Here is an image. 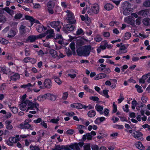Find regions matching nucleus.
Here are the masks:
<instances>
[{"instance_id":"nucleus-1","label":"nucleus","mask_w":150,"mask_h":150,"mask_svg":"<svg viewBox=\"0 0 150 150\" xmlns=\"http://www.w3.org/2000/svg\"><path fill=\"white\" fill-rule=\"evenodd\" d=\"M28 104V107L27 111L29 109H31L33 110L32 111H30L29 112L32 114H35L37 112V111L39 110L38 107L39 106V104L37 103H33L30 101L26 100L24 102L22 103L19 105L20 109L22 111H25L26 110V106Z\"/></svg>"},{"instance_id":"nucleus-2","label":"nucleus","mask_w":150,"mask_h":150,"mask_svg":"<svg viewBox=\"0 0 150 150\" xmlns=\"http://www.w3.org/2000/svg\"><path fill=\"white\" fill-rule=\"evenodd\" d=\"M91 50V46L87 45L78 49L76 51L78 55L79 56H87L89 55Z\"/></svg>"},{"instance_id":"nucleus-3","label":"nucleus","mask_w":150,"mask_h":150,"mask_svg":"<svg viewBox=\"0 0 150 150\" xmlns=\"http://www.w3.org/2000/svg\"><path fill=\"white\" fill-rule=\"evenodd\" d=\"M130 4L127 1L125 2L122 5V6L123 10V14L125 16L129 15L132 12L133 9L129 7Z\"/></svg>"},{"instance_id":"nucleus-4","label":"nucleus","mask_w":150,"mask_h":150,"mask_svg":"<svg viewBox=\"0 0 150 150\" xmlns=\"http://www.w3.org/2000/svg\"><path fill=\"white\" fill-rule=\"evenodd\" d=\"M75 28V26L69 23L65 25V27L63 28V30L67 33V31H72Z\"/></svg>"},{"instance_id":"nucleus-5","label":"nucleus","mask_w":150,"mask_h":150,"mask_svg":"<svg viewBox=\"0 0 150 150\" xmlns=\"http://www.w3.org/2000/svg\"><path fill=\"white\" fill-rule=\"evenodd\" d=\"M60 21H53L50 23L51 27L54 28L56 29L57 31H59L61 28V26L60 25Z\"/></svg>"},{"instance_id":"nucleus-6","label":"nucleus","mask_w":150,"mask_h":150,"mask_svg":"<svg viewBox=\"0 0 150 150\" xmlns=\"http://www.w3.org/2000/svg\"><path fill=\"white\" fill-rule=\"evenodd\" d=\"M134 137L135 138L138 139L139 140H142L143 139L142 137L143 134L139 131H136L133 133Z\"/></svg>"},{"instance_id":"nucleus-7","label":"nucleus","mask_w":150,"mask_h":150,"mask_svg":"<svg viewBox=\"0 0 150 150\" xmlns=\"http://www.w3.org/2000/svg\"><path fill=\"white\" fill-rule=\"evenodd\" d=\"M150 10V9L149 10L146 9L141 10L138 12L137 14L139 16H142L144 17H146L149 14V11Z\"/></svg>"},{"instance_id":"nucleus-8","label":"nucleus","mask_w":150,"mask_h":150,"mask_svg":"<svg viewBox=\"0 0 150 150\" xmlns=\"http://www.w3.org/2000/svg\"><path fill=\"white\" fill-rule=\"evenodd\" d=\"M44 85L45 88H50L52 86V82L50 79H46L44 82Z\"/></svg>"},{"instance_id":"nucleus-9","label":"nucleus","mask_w":150,"mask_h":150,"mask_svg":"<svg viewBox=\"0 0 150 150\" xmlns=\"http://www.w3.org/2000/svg\"><path fill=\"white\" fill-rule=\"evenodd\" d=\"M31 125L28 123L24 122V124H21L19 125L18 127L21 129H28L30 127Z\"/></svg>"},{"instance_id":"nucleus-10","label":"nucleus","mask_w":150,"mask_h":150,"mask_svg":"<svg viewBox=\"0 0 150 150\" xmlns=\"http://www.w3.org/2000/svg\"><path fill=\"white\" fill-rule=\"evenodd\" d=\"M98 70L100 71H103L106 74H109L110 72V69L108 68H102L99 67L98 68Z\"/></svg>"},{"instance_id":"nucleus-11","label":"nucleus","mask_w":150,"mask_h":150,"mask_svg":"<svg viewBox=\"0 0 150 150\" xmlns=\"http://www.w3.org/2000/svg\"><path fill=\"white\" fill-rule=\"evenodd\" d=\"M91 9L92 12L95 14L98 13L99 11V7L97 5L93 6L91 7Z\"/></svg>"},{"instance_id":"nucleus-12","label":"nucleus","mask_w":150,"mask_h":150,"mask_svg":"<svg viewBox=\"0 0 150 150\" xmlns=\"http://www.w3.org/2000/svg\"><path fill=\"white\" fill-rule=\"evenodd\" d=\"M37 39L36 35H31L28 38L27 41L31 42H34L36 39Z\"/></svg>"},{"instance_id":"nucleus-13","label":"nucleus","mask_w":150,"mask_h":150,"mask_svg":"<svg viewBox=\"0 0 150 150\" xmlns=\"http://www.w3.org/2000/svg\"><path fill=\"white\" fill-rule=\"evenodd\" d=\"M49 53L54 58H56L58 57L57 52L54 50L50 49L49 51Z\"/></svg>"},{"instance_id":"nucleus-14","label":"nucleus","mask_w":150,"mask_h":150,"mask_svg":"<svg viewBox=\"0 0 150 150\" xmlns=\"http://www.w3.org/2000/svg\"><path fill=\"white\" fill-rule=\"evenodd\" d=\"M127 48L125 45H123L121 46L119 50V52L120 54L124 53L127 52Z\"/></svg>"},{"instance_id":"nucleus-15","label":"nucleus","mask_w":150,"mask_h":150,"mask_svg":"<svg viewBox=\"0 0 150 150\" xmlns=\"http://www.w3.org/2000/svg\"><path fill=\"white\" fill-rule=\"evenodd\" d=\"M106 76L107 75L106 74L102 73L97 75L95 77V79L96 80H97L101 79L104 78L106 77Z\"/></svg>"},{"instance_id":"nucleus-16","label":"nucleus","mask_w":150,"mask_h":150,"mask_svg":"<svg viewBox=\"0 0 150 150\" xmlns=\"http://www.w3.org/2000/svg\"><path fill=\"white\" fill-rule=\"evenodd\" d=\"M69 147L74 150H80L77 143H74L70 145Z\"/></svg>"},{"instance_id":"nucleus-17","label":"nucleus","mask_w":150,"mask_h":150,"mask_svg":"<svg viewBox=\"0 0 150 150\" xmlns=\"http://www.w3.org/2000/svg\"><path fill=\"white\" fill-rule=\"evenodd\" d=\"M26 27L23 25H21L19 28V31L21 35H24L26 32Z\"/></svg>"},{"instance_id":"nucleus-18","label":"nucleus","mask_w":150,"mask_h":150,"mask_svg":"<svg viewBox=\"0 0 150 150\" xmlns=\"http://www.w3.org/2000/svg\"><path fill=\"white\" fill-rule=\"evenodd\" d=\"M113 6L110 4H106L104 6L105 8L108 11H110L112 10L113 8Z\"/></svg>"},{"instance_id":"nucleus-19","label":"nucleus","mask_w":150,"mask_h":150,"mask_svg":"<svg viewBox=\"0 0 150 150\" xmlns=\"http://www.w3.org/2000/svg\"><path fill=\"white\" fill-rule=\"evenodd\" d=\"M143 24L145 25H150V19L149 18H144L142 21Z\"/></svg>"},{"instance_id":"nucleus-20","label":"nucleus","mask_w":150,"mask_h":150,"mask_svg":"<svg viewBox=\"0 0 150 150\" xmlns=\"http://www.w3.org/2000/svg\"><path fill=\"white\" fill-rule=\"evenodd\" d=\"M105 119V118L104 117H98L95 121V122L96 124H98L100 122H103Z\"/></svg>"},{"instance_id":"nucleus-21","label":"nucleus","mask_w":150,"mask_h":150,"mask_svg":"<svg viewBox=\"0 0 150 150\" xmlns=\"http://www.w3.org/2000/svg\"><path fill=\"white\" fill-rule=\"evenodd\" d=\"M87 115L90 117H93L96 115V112L94 110H91L88 112Z\"/></svg>"},{"instance_id":"nucleus-22","label":"nucleus","mask_w":150,"mask_h":150,"mask_svg":"<svg viewBox=\"0 0 150 150\" xmlns=\"http://www.w3.org/2000/svg\"><path fill=\"white\" fill-rule=\"evenodd\" d=\"M19 78L20 76L17 73L15 74L11 77V80L13 81H16L17 79H18Z\"/></svg>"},{"instance_id":"nucleus-23","label":"nucleus","mask_w":150,"mask_h":150,"mask_svg":"<svg viewBox=\"0 0 150 150\" xmlns=\"http://www.w3.org/2000/svg\"><path fill=\"white\" fill-rule=\"evenodd\" d=\"M136 146L137 148L141 150L144 149V148L141 142H139L136 144Z\"/></svg>"},{"instance_id":"nucleus-24","label":"nucleus","mask_w":150,"mask_h":150,"mask_svg":"<svg viewBox=\"0 0 150 150\" xmlns=\"http://www.w3.org/2000/svg\"><path fill=\"white\" fill-rule=\"evenodd\" d=\"M127 21L128 23L132 25L134 27H135V25L134 24V21L132 19L128 18H127Z\"/></svg>"},{"instance_id":"nucleus-25","label":"nucleus","mask_w":150,"mask_h":150,"mask_svg":"<svg viewBox=\"0 0 150 150\" xmlns=\"http://www.w3.org/2000/svg\"><path fill=\"white\" fill-rule=\"evenodd\" d=\"M48 98H50V100L52 101H54L56 99V96L53 95H52L50 93H48L47 95Z\"/></svg>"},{"instance_id":"nucleus-26","label":"nucleus","mask_w":150,"mask_h":150,"mask_svg":"<svg viewBox=\"0 0 150 150\" xmlns=\"http://www.w3.org/2000/svg\"><path fill=\"white\" fill-rule=\"evenodd\" d=\"M76 22V20H75L74 17L68 19V23L71 24H74Z\"/></svg>"},{"instance_id":"nucleus-27","label":"nucleus","mask_w":150,"mask_h":150,"mask_svg":"<svg viewBox=\"0 0 150 150\" xmlns=\"http://www.w3.org/2000/svg\"><path fill=\"white\" fill-rule=\"evenodd\" d=\"M142 17H138L136 20V25H140L142 23Z\"/></svg>"},{"instance_id":"nucleus-28","label":"nucleus","mask_w":150,"mask_h":150,"mask_svg":"<svg viewBox=\"0 0 150 150\" xmlns=\"http://www.w3.org/2000/svg\"><path fill=\"white\" fill-rule=\"evenodd\" d=\"M45 33H46V35L49 34L50 35H55L54 34V30L52 29H48Z\"/></svg>"},{"instance_id":"nucleus-29","label":"nucleus","mask_w":150,"mask_h":150,"mask_svg":"<svg viewBox=\"0 0 150 150\" xmlns=\"http://www.w3.org/2000/svg\"><path fill=\"white\" fill-rule=\"evenodd\" d=\"M64 148V146H60L59 145H56L54 148H52V150H62Z\"/></svg>"},{"instance_id":"nucleus-30","label":"nucleus","mask_w":150,"mask_h":150,"mask_svg":"<svg viewBox=\"0 0 150 150\" xmlns=\"http://www.w3.org/2000/svg\"><path fill=\"white\" fill-rule=\"evenodd\" d=\"M22 16V14L20 13H17L15 15L14 18L16 19H19L21 18Z\"/></svg>"},{"instance_id":"nucleus-31","label":"nucleus","mask_w":150,"mask_h":150,"mask_svg":"<svg viewBox=\"0 0 150 150\" xmlns=\"http://www.w3.org/2000/svg\"><path fill=\"white\" fill-rule=\"evenodd\" d=\"M43 26L39 25L37 27V31L39 33H41L43 30Z\"/></svg>"},{"instance_id":"nucleus-32","label":"nucleus","mask_w":150,"mask_h":150,"mask_svg":"<svg viewBox=\"0 0 150 150\" xmlns=\"http://www.w3.org/2000/svg\"><path fill=\"white\" fill-rule=\"evenodd\" d=\"M70 47L72 50V52H73L74 53H75V43L74 42H72L70 45Z\"/></svg>"},{"instance_id":"nucleus-33","label":"nucleus","mask_w":150,"mask_h":150,"mask_svg":"<svg viewBox=\"0 0 150 150\" xmlns=\"http://www.w3.org/2000/svg\"><path fill=\"white\" fill-rule=\"evenodd\" d=\"M143 6L146 7L150 6V0H146L143 3Z\"/></svg>"},{"instance_id":"nucleus-34","label":"nucleus","mask_w":150,"mask_h":150,"mask_svg":"<svg viewBox=\"0 0 150 150\" xmlns=\"http://www.w3.org/2000/svg\"><path fill=\"white\" fill-rule=\"evenodd\" d=\"M25 18L26 19L29 20L30 22H34L35 21V20L33 18V17L28 15L25 16Z\"/></svg>"},{"instance_id":"nucleus-35","label":"nucleus","mask_w":150,"mask_h":150,"mask_svg":"<svg viewBox=\"0 0 150 150\" xmlns=\"http://www.w3.org/2000/svg\"><path fill=\"white\" fill-rule=\"evenodd\" d=\"M95 108L98 111H103V107L99 105H96V106Z\"/></svg>"},{"instance_id":"nucleus-36","label":"nucleus","mask_w":150,"mask_h":150,"mask_svg":"<svg viewBox=\"0 0 150 150\" xmlns=\"http://www.w3.org/2000/svg\"><path fill=\"white\" fill-rule=\"evenodd\" d=\"M0 42L3 44H7L8 42L7 40L3 38L0 39Z\"/></svg>"},{"instance_id":"nucleus-37","label":"nucleus","mask_w":150,"mask_h":150,"mask_svg":"<svg viewBox=\"0 0 150 150\" xmlns=\"http://www.w3.org/2000/svg\"><path fill=\"white\" fill-rule=\"evenodd\" d=\"M76 33L77 35H79L81 34H83L84 33L82 29L80 28L78 29Z\"/></svg>"},{"instance_id":"nucleus-38","label":"nucleus","mask_w":150,"mask_h":150,"mask_svg":"<svg viewBox=\"0 0 150 150\" xmlns=\"http://www.w3.org/2000/svg\"><path fill=\"white\" fill-rule=\"evenodd\" d=\"M147 77H146V76H143L142 77V78L140 79L139 80V82L140 83H145V80L146 79Z\"/></svg>"},{"instance_id":"nucleus-39","label":"nucleus","mask_w":150,"mask_h":150,"mask_svg":"<svg viewBox=\"0 0 150 150\" xmlns=\"http://www.w3.org/2000/svg\"><path fill=\"white\" fill-rule=\"evenodd\" d=\"M125 40H128L131 36V33L129 32H126L125 34Z\"/></svg>"},{"instance_id":"nucleus-40","label":"nucleus","mask_w":150,"mask_h":150,"mask_svg":"<svg viewBox=\"0 0 150 150\" xmlns=\"http://www.w3.org/2000/svg\"><path fill=\"white\" fill-rule=\"evenodd\" d=\"M25 54L26 56H28L30 55V51L28 48H25Z\"/></svg>"},{"instance_id":"nucleus-41","label":"nucleus","mask_w":150,"mask_h":150,"mask_svg":"<svg viewBox=\"0 0 150 150\" xmlns=\"http://www.w3.org/2000/svg\"><path fill=\"white\" fill-rule=\"evenodd\" d=\"M83 88L87 92H89L91 93H92L93 92V91L92 90L89 89L87 86V85H85L83 87Z\"/></svg>"},{"instance_id":"nucleus-42","label":"nucleus","mask_w":150,"mask_h":150,"mask_svg":"<svg viewBox=\"0 0 150 150\" xmlns=\"http://www.w3.org/2000/svg\"><path fill=\"white\" fill-rule=\"evenodd\" d=\"M30 149L32 150H40L39 148L37 146H33L31 145L30 146Z\"/></svg>"},{"instance_id":"nucleus-43","label":"nucleus","mask_w":150,"mask_h":150,"mask_svg":"<svg viewBox=\"0 0 150 150\" xmlns=\"http://www.w3.org/2000/svg\"><path fill=\"white\" fill-rule=\"evenodd\" d=\"M10 108L11 109V111L14 113H16L18 112V109L16 107H10Z\"/></svg>"},{"instance_id":"nucleus-44","label":"nucleus","mask_w":150,"mask_h":150,"mask_svg":"<svg viewBox=\"0 0 150 150\" xmlns=\"http://www.w3.org/2000/svg\"><path fill=\"white\" fill-rule=\"evenodd\" d=\"M6 21L5 17L4 16H0V22L4 23Z\"/></svg>"},{"instance_id":"nucleus-45","label":"nucleus","mask_w":150,"mask_h":150,"mask_svg":"<svg viewBox=\"0 0 150 150\" xmlns=\"http://www.w3.org/2000/svg\"><path fill=\"white\" fill-rule=\"evenodd\" d=\"M136 88H137V91L139 93H142L143 92V90L142 89V87L138 85H136Z\"/></svg>"},{"instance_id":"nucleus-46","label":"nucleus","mask_w":150,"mask_h":150,"mask_svg":"<svg viewBox=\"0 0 150 150\" xmlns=\"http://www.w3.org/2000/svg\"><path fill=\"white\" fill-rule=\"evenodd\" d=\"M83 148L85 150H91L90 144H87L83 146Z\"/></svg>"},{"instance_id":"nucleus-47","label":"nucleus","mask_w":150,"mask_h":150,"mask_svg":"<svg viewBox=\"0 0 150 150\" xmlns=\"http://www.w3.org/2000/svg\"><path fill=\"white\" fill-rule=\"evenodd\" d=\"M102 38L99 35H97L95 38V40L97 42H99L101 41L102 40Z\"/></svg>"},{"instance_id":"nucleus-48","label":"nucleus","mask_w":150,"mask_h":150,"mask_svg":"<svg viewBox=\"0 0 150 150\" xmlns=\"http://www.w3.org/2000/svg\"><path fill=\"white\" fill-rule=\"evenodd\" d=\"M108 90H106L103 91V93L104 96L107 98H109V96L108 95Z\"/></svg>"},{"instance_id":"nucleus-49","label":"nucleus","mask_w":150,"mask_h":150,"mask_svg":"<svg viewBox=\"0 0 150 150\" xmlns=\"http://www.w3.org/2000/svg\"><path fill=\"white\" fill-rule=\"evenodd\" d=\"M9 141L13 143H16L17 142V140L14 137H10L9 138Z\"/></svg>"},{"instance_id":"nucleus-50","label":"nucleus","mask_w":150,"mask_h":150,"mask_svg":"<svg viewBox=\"0 0 150 150\" xmlns=\"http://www.w3.org/2000/svg\"><path fill=\"white\" fill-rule=\"evenodd\" d=\"M89 99L94 101H98L99 100V98L96 96H91L90 97Z\"/></svg>"},{"instance_id":"nucleus-51","label":"nucleus","mask_w":150,"mask_h":150,"mask_svg":"<svg viewBox=\"0 0 150 150\" xmlns=\"http://www.w3.org/2000/svg\"><path fill=\"white\" fill-rule=\"evenodd\" d=\"M91 148L93 150H99V147L96 145H92Z\"/></svg>"},{"instance_id":"nucleus-52","label":"nucleus","mask_w":150,"mask_h":150,"mask_svg":"<svg viewBox=\"0 0 150 150\" xmlns=\"http://www.w3.org/2000/svg\"><path fill=\"white\" fill-rule=\"evenodd\" d=\"M67 12L68 13V19H69V18H71L73 17H74V16L73 15L72 13L71 12L67 10Z\"/></svg>"},{"instance_id":"nucleus-53","label":"nucleus","mask_w":150,"mask_h":150,"mask_svg":"<svg viewBox=\"0 0 150 150\" xmlns=\"http://www.w3.org/2000/svg\"><path fill=\"white\" fill-rule=\"evenodd\" d=\"M46 35L45 33H42L40 34V35H36L37 39L38 38H41L43 37H44Z\"/></svg>"},{"instance_id":"nucleus-54","label":"nucleus","mask_w":150,"mask_h":150,"mask_svg":"<svg viewBox=\"0 0 150 150\" xmlns=\"http://www.w3.org/2000/svg\"><path fill=\"white\" fill-rule=\"evenodd\" d=\"M113 110L112 111L113 113H115L117 111V106L115 104V103H113Z\"/></svg>"},{"instance_id":"nucleus-55","label":"nucleus","mask_w":150,"mask_h":150,"mask_svg":"<svg viewBox=\"0 0 150 150\" xmlns=\"http://www.w3.org/2000/svg\"><path fill=\"white\" fill-rule=\"evenodd\" d=\"M55 81L59 84H60L62 83V81L60 80L59 78L58 77H56L54 79Z\"/></svg>"},{"instance_id":"nucleus-56","label":"nucleus","mask_w":150,"mask_h":150,"mask_svg":"<svg viewBox=\"0 0 150 150\" xmlns=\"http://www.w3.org/2000/svg\"><path fill=\"white\" fill-rule=\"evenodd\" d=\"M68 93L67 92H65L63 93L62 96V98L64 100L66 99L68 97Z\"/></svg>"},{"instance_id":"nucleus-57","label":"nucleus","mask_w":150,"mask_h":150,"mask_svg":"<svg viewBox=\"0 0 150 150\" xmlns=\"http://www.w3.org/2000/svg\"><path fill=\"white\" fill-rule=\"evenodd\" d=\"M141 105H137L136 106V109L138 110H140V108H142L144 106V104H143L142 102H140Z\"/></svg>"},{"instance_id":"nucleus-58","label":"nucleus","mask_w":150,"mask_h":150,"mask_svg":"<svg viewBox=\"0 0 150 150\" xmlns=\"http://www.w3.org/2000/svg\"><path fill=\"white\" fill-rule=\"evenodd\" d=\"M76 108L78 109H81L83 108V106L82 104L80 103H76Z\"/></svg>"},{"instance_id":"nucleus-59","label":"nucleus","mask_w":150,"mask_h":150,"mask_svg":"<svg viewBox=\"0 0 150 150\" xmlns=\"http://www.w3.org/2000/svg\"><path fill=\"white\" fill-rule=\"evenodd\" d=\"M66 53L67 56L68 57H69L72 54V52H71L69 49L66 51Z\"/></svg>"},{"instance_id":"nucleus-60","label":"nucleus","mask_w":150,"mask_h":150,"mask_svg":"<svg viewBox=\"0 0 150 150\" xmlns=\"http://www.w3.org/2000/svg\"><path fill=\"white\" fill-rule=\"evenodd\" d=\"M87 139L88 140H91L92 139V136L90 133H87L86 134Z\"/></svg>"},{"instance_id":"nucleus-61","label":"nucleus","mask_w":150,"mask_h":150,"mask_svg":"<svg viewBox=\"0 0 150 150\" xmlns=\"http://www.w3.org/2000/svg\"><path fill=\"white\" fill-rule=\"evenodd\" d=\"M59 121V120L56 119H52L50 121V122H52V123H57Z\"/></svg>"},{"instance_id":"nucleus-62","label":"nucleus","mask_w":150,"mask_h":150,"mask_svg":"<svg viewBox=\"0 0 150 150\" xmlns=\"http://www.w3.org/2000/svg\"><path fill=\"white\" fill-rule=\"evenodd\" d=\"M147 98L146 97L143 96L142 98V100L143 103H145L147 102Z\"/></svg>"},{"instance_id":"nucleus-63","label":"nucleus","mask_w":150,"mask_h":150,"mask_svg":"<svg viewBox=\"0 0 150 150\" xmlns=\"http://www.w3.org/2000/svg\"><path fill=\"white\" fill-rule=\"evenodd\" d=\"M103 35L105 37H108L110 35V34L108 32H104L103 33Z\"/></svg>"},{"instance_id":"nucleus-64","label":"nucleus","mask_w":150,"mask_h":150,"mask_svg":"<svg viewBox=\"0 0 150 150\" xmlns=\"http://www.w3.org/2000/svg\"><path fill=\"white\" fill-rule=\"evenodd\" d=\"M75 114L74 112H68L67 113H66L65 115L67 116H72Z\"/></svg>"}]
</instances>
